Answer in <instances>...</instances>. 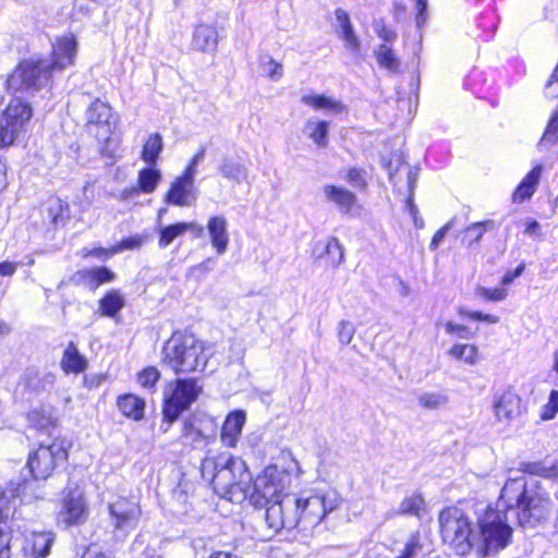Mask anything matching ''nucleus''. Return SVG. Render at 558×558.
<instances>
[{
  "instance_id": "nucleus-1",
  "label": "nucleus",
  "mask_w": 558,
  "mask_h": 558,
  "mask_svg": "<svg viewBox=\"0 0 558 558\" xmlns=\"http://www.w3.org/2000/svg\"><path fill=\"white\" fill-rule=\"evenodd\" d=\"M340 504L341 497L335 490L287 496L279 502L270 505L265 511V532L260 537L269 539L283 529L315 527Z\"/></svg>"
},
{
  "instance_id": "nucleus-2",
  "label": "nucleus",
  "mask_w": 558,
  "mask_h": 558,
  "mask_svg": "<svg viewBox=\"0 0 558 558\" xmlns=\"http://www.w3.org/2000/svg\"><path fill=\"white\" fill-rule=\"evenodd\" d=\"M551 500L539 487H526L523 478H510L501 489L498 507L517 509L519 524L533 527L546 521L551 511Z\"/></svg>"
},
{
  "instance_id": "nucleus-3",
  "label": "nucleus",
  "mask_w": 558,
  "mask_h": 558,
  "mask_svg": "<svg viewBox=\"0 0 558 558\" xmlns=\"http://www.w3.org/2000/svg\"><path fill=\"white\" fill-rule=\"evenodd\" d=\"M201 472L217 494L230 500L238 495L244 496L251 482L245 462L228 453L207 456Z\"/></svg>"
},
{
  "instance_id": "nucleus-4",
  "label": "nucleus",
  "mask_w": 558,
  "mask_h": 558,
  "mask_svg": "<svg viewBox=\"0 0 558 558\" xmlns=\"http://www.w3.org/2000/svg\"><path fill=\"white\" fill-rule=\"evenodd\" d=\"M162 363L175 374L203 372L210 356L206 343L193 335L174 333L163 345Z\"/></svg>"
},
{
  "instance_id": "nucleus-5",
  "label": "nucleus",
  "mask_w": 558,
  "mask_h": 558,
  "mask_svg": "<svg viewBox=\"0 0 558 558\" xmlns=\"http://www.w3.org/2000/svg\"><path fill=\"white\" fill-rule=\"evenodd\" d=\"M502 507H488L477 520L474 551L485 558L507 547L512 529L507 523V514Z\"/></svg>"
},
{
  "instance_id": "nucleus-6",
  "label": "nucleus",
  "mask_w": 558,
  "mask_h": 558,
  "mask_svg": "<svg viewBox=\"0 0 558 558\" xmlns=\"http://www.w3.org/2000/svg\"><path fill=\"white\" fill-rule=\"evenodd\" d=\"M442 542L457 555L465 556L474 550L476 529L471 519L458 507H447L438 515Z\"/></svg>"
},
{
  "instance_id": "nucleus-7",
  "label": "nucleus",
  "mask_w": 558,
  "mask_h": 558,
  "mask_svg": "<svg viewBox=\"0 0 558 558\" xmlns=\"http://www.w3.org/2000/svg\"><path fill=\"white\" fill-rule=\"evenodd\" d=\"M203 392V386L195 378H178L166 384L163 388V418L173 423L187 410Z\"/></svg>"
},
{
  "instance_id": "nucleus-8",
  "label": "nucleus",
  "mask_w": 558,
  "mask_h": 558,
  "mask_svg": "<svg viewBox=\"0 0 558 558\" xmlns=\"http://www.w3.org/2000/svg\"><path fill=\"white\" fill-rule=\"evenodd\" d=\"M51 72L50 63L45 60H24L9 75L7 87L14 94L34 93L47 85Z\"/></svg>"
},
{
  "instance_id": "nucleus-9",
  "label": "nucleus",
  "mask_w": 558,
  "mask_h": 558,
  "mask_svg": "<svg viewBox=\"0 0 558 558\" xmlns=\"http://www.w3.org/2000/svg\"><path fill=\"white\" fill-rule=\"evenodd\" d=\"M287 480L288 474L283 470L277 465L267 466L254 483L252 501L255 505L265 506L267 509L270 505L279 502L287 496H292L291 494H284Z\"/></svg>"
},
{
  "instance_id": "nucleus-10",
  "label": "nucleus",
  "mask_w": 558,
  "mask_h": 558,
  "mask_svg": "<svg viewBox=\"0 0 558 558\" xmlns=\"http://www.w3.org/2000/svg\"><path fill=\"white\" fill-rule=\"evenodd\" d=\"M33 109L19 97L13 98L3 112L0 122V146L12 145L27 130Z\"/></svg>"
},
{
  "instance_id": "nucleus-11",
  "label": "nucleus",
  "mask_w": 558,
  "mask_h": 558,
  "mask_svg": "<svg viewBox=\"0 0 558 558\" xmlns=\"http://www.w3.org/2000/svg\"><path fill=\"white\" fill-rule=\"evenodd\" d=\"M68 448L63 440H54L49 446H39L29 453L27 466L36 480H46L54 469L66 461Z\"/></svg>"
},
{
  "instance_id": "nucleus-12",
  "label": "nucleus",
  "mask_w": 558,
  "mask_h": 558,
  "mask_svg": "<svg viewBox=\"0 0 558 558\" xmlns=\"http://www.w3.org/2000/svg\"><path fill=\"white\" fill-rule=\"evenodd\" d=\"M88 506L84 489L77 484H69L64 489L58 521L65 526L78 525L86 521Z\"/></svg>"
},
{
  "instance_id": "nucleus-13",
  "label": "nucleus",
  "mask_w": 558,
  "mask_h": 558,
  "mask_svg": "<svg viewBox=\"0 0 558 558\" xmlns=\"http://www.w3.org/2000/svg\"><path fill=\"white\" fill-rule=\"evenodd\" d=\"M108 511L114 531L130 533L133 531L142 515V509L137 501L119 496L108 502Z\"/></svg>"
},
{
  "instance_id": "nucleus-14",
  "label": "nucleus",
  "mask_w": 558,
  "mask_h": 558,
  "mask_svg": "<svg viewBox=\"0 0 558 558\" xmlns=\"http://www.w3.org/2000/svg\"><path fill=\"white\" fill-rule=\"evenodd\" d=\"M52 531H31L21 533L20 554L22 558H46L54 544Z\"/></svg>"
},
{
  "instance_id": "nucleus-15",
  "label": "nucleus",
  "mask_w": 558,
  "mask_h": 558,
  "mask_svg": "<svg viewBox=\"0 0 558 558\" xmlns=\"http://www.w3.org/2000/svg\"><path fill=\"white\" fill-rule=\"evenodd\" d=\"M194 182L195 178H193V171L184 170L181 175L177 177L171 182L163 197V202L168 205L179 207H190L194 205L197 199Z\"/></svg>"
},
{
  "instance_id": "nucleus-16",
  "label": "nucleus",
  "mask_w": 558,
  "mask_h": 558,
  "mask_svg": "<svg viewBox=\"0 0 558 558\" xmlns=\"http://www.w3.org/2000/svg\"><path fill=\"white\" fill-rule=\"evenodd\" d=\"M111 107L99 99L94 100L85 112L86 129L99 141H107L112 133Z\"/></svg>"
},
{
  "instance_id": "nucleus-17",
  "label": "nucleus",
  "mask_w": 558,
  "mask_h": 558,
  "mask_svg": "<svg viewBox=\"0 0 558 558\" xmlns=\"http://www.w3.org/2000/svg\"><path fill=\"white\" fill-rule=\"evenodd\" d=\"M323 195L326 202L333 204L345 216L355 218L364 211V207L359 203L356 195L342 186L325 184Z\"/></svg>"
},
{
  "instance_id": "nucleus-18",
  "label": "nucleus",
  "mask_w": 558,
  "mask_h": 558,
  "mask_svg": "<svg viewBox=\"0 0 558 558\" xmlns=\"http://www.w3.org/2000/svg\"><path fill=\"white\" fill-rule=\"evenodd\" d=\"M76 39L72 34L64 35L57 39L53 45L51 70L54 68L63 70L73 64L76 54Z\"/></svg>"
},
{
  "instance_id": "nucleus-19",
  "label": "nucleus",
  "mask_w": 558,
  "mask_h": 558,
  "mask_svg": "<svg viewBox=\"0 0 558 558\" xmlns=\"http://www.w3.org/2000/svg\"><path fill=\"white\" fill-rule=\"evenodd\" d=\"M245 421L246 415L242 410H235L227 415L220 433V439L225 446L230 448L236 446Z\"/></svg>"
},
{
  "instance_id": "nucleus-20",
  "label": "nucleus",
  "mask_w": 558,
  "mask_h": 558,
  "mask_svg": "<svg viewBox=\"0 0 558 558\" xmlns=\"http://www.w3.org/2000/svg\"><path fill=\"white\" fill-rule=\"evenodd\" d=\"M211 246L218 255L227 252L229 246L228 222L223 216L210 217L206 226Z\"/></svg>"
},
{
  "instance_id": "nucleus-21",
  "label": "nucleus",
  "mask_w": 558,
  "mask_h": 558,
  "mask_svg": "<svg viewBox=\"0 0 558 558\" xmlns=\"http://www.w3.org/2000/svg\"><path fill=\"white\" fill-rule=\"evenodd\" d=\"M219 43L218 29L214 25L199 24L192 36L193 49L201 52H215Z\"/></svg>"
},
{
  "instance_id": "nucleus-22",
  "label": "nucleus",
  "mask_w": 558,
  "mask_h": 558,
  "mask_svg": "<svg viewBox=\"0 0 558 558\" xmlns=\"http://www.w3.org/2000/svg\"><path fill=\"white\" fill-rule=\"evenodd\" d=\"M187 231H194L197 236L203 234L204 229L194 221L178 222L159 230L158 245L161 248L168 247L177 238L182 236Z\"/></svg>"
},
{
  "instance_id": "nucleus-23",
  "label": "nucleus",
  "mask_w": 558,
  "mask_h": 558,
  "mask_svg": "<svg viewBox=\"0 0 558 558\" xmlns=\"http://www.w3.org/2000/svg\"><path fill=\"white\" fill-rule=\"evenodd\" d=\"M520 397L513 391H505L496 401L494 409L499 421L509 422L520 414Z\"/></svg>"
},
{
  "instance_id": "nucleus-24",
  "label": "nucleus",
  "mask_w": 558,
  "mask_h": 558,
  "mask_svg": "<svg viewBox=\"0 0 558 558\" xmlns=\"http://www.w3.org/2000/svg\"><path fill=\"white\" fill-rule=\"evenodd\" d=\"M26 417L29 426L38 430L54 428L59 422L57 412L51 405L35 408L27 413Z\"/></svg>"
},
{
  "instance_id": "nucleus-25",
  "label": "nucleus",
  "mask_w": 558,
  "mask_h": 558,
  "mask_svg": "<svg viewBox=\"0 0 558 558\" xmlns=\"http://www.w3.org/2000/svg\"><path fill=\"white\" fill-rule=\"evenodd\" d=\"M75 277L89 289L96 290L99 286L113 281L114 274L106 267H93L77 271Z\"/></svg>"
},
{
  "instance_id": "nucleus-26",
  "label": "nucleus",
  "mask_w": 558,
  "mask_h": 558,
  "mask_svg": "<svg viewBox=\"0 0 558 558\" xmlns=\"http://www.w3.org/2000/svg\"><path fill=\"white\" fill-rule=\"evenodd\" d=\"M303 134L313 141L317 147L325 148L328 145L329 123L318 118H310L304 123Z\"/></svg>"
},
{
  "instance_id": "nucleus-27",
  "label": "nucleus",
  "mask_w": 558,
  "mask_h": 558,
  "mask_svg": "<svg viewBox=\"0 0 558 558\" xmlns=\"http://www.w3.org/2000/svg\"><path fill=\"white\" fill-rule=\"evenodd\" d=\"M301 101L312 107L314 110H324L325 112L339 114L345 111V106L332 98L325 95L319 94H306L303 95Z\"/></svg>"
},
{
  "instance_id": "nucleus-28",
  "label": "nucleus",
  "mask_w": 558,
  "mask_h": 558,
  "mask_svg": "<svg viewBox=\"0 0 558 558\" xmlns=\"http://www.w3.org/2000/svg\"><path fill=\"white\" fill-rule=\"evenodd\" d=\"M542 171L543 167L538 165L525 175L512 195V201L514 203H521L534 194L536 185L541 179Z\"/></svg>"
},
{
  "instance_id": "nucleus-29",
  "label": "nucleus",
  "mask_w": 558,
  "mask_h": 558,
  "mask_svg": "<svg viewBox=\"0 0 558 558\" xmlns=\"http://www.w3.org/2000/svg\"><path fill=\"white\" fill-rule=\"evenodd\" d=\"M220 175L234 184H241L247 179V168L239 160L226 158L218 167Z\"/></svg>"
},
{
  "instance_id": "nucleus-30",
  "label": "nucleus",
  "mask_w": 558,
  "mask_h": 558,
  "mask_svg": "<svg viewBox=\"0 0 558 558\" xmlns=\"http://www.w3.org/2000/svg\"><path fill=\"white\" fill-rule=\"evenodd\" d=\"M88 362L83 356L76 345L70 342L64 350L61 366L65 373H82L87 368Z\"/></svg>"
},
{
  "instance_id": "nucleus-31",
  "label": "nucleus",
  "mask_w": 558,
  "mask_h": 558,
  "mask_svg": "<svg viewBox=\"0 0 558 558\" xmlns=\"http://www.w3.org/2000/svg\"><path fill=\"white\" fill-rule=\"evenodd\" d=\"M162 173L161 170L156 168V165L143 168L138 171L137 175V190L145 194H151L156 191L157 186L161 182Z\"/></svg>"
},
{
  "instance_id": "nucleus-32",
  "label": "nucleus",
  "mask_w": 558,
  "mask_h": 558,
  "mask_svg": "<svg viewBox=\"0 0 558 558\" xmlns=\"http://www.w3.org/2000/svg\"><path fill=\"white\" fill-rule=\"evenodd\" d=\"M118 408L124 416L138 421L144 416L145 401L134 395H125L118 399Z\"/></svg>"
},
{
  "instance_id": "nucleus-33",
  "label": "nucleus",
  "mask_w": 558,
  "mask_h": 558,
  "mask_svg": "<svg viewBox=\"0 0 558 558\" xmlns=\"http://www.w3.org/2000/svg\"><path fill=\"white\" fill-rule=\"evenodd\" d=\"M447 354L456 361H461L468 365H476L480 361L478 348L470 343H454Z\"/></svg>"
},
{
  "instance_id": "nucleus-34",
  "label": "nucleus",
  "mask_w": 558,
  "mask_h": 558,
  "mask_svg": "<svg viewBox=\"0 0 558 558\" xmlns=\"http://www.w3.org/2000/svg\"><path fill=\"white\" fill-rule=\"evenodd\" d=\"M163 149V140L159 133H153L144 143L141 158L150 166L157 163L160 153Z\"/></svg>"
},
{
  "instance_id": "nucleus-35",
  "label": "nucleus",
  "mask_w": 558,
  "mask_h": 558,
  "mask_svg": "<svg viewBox=\"0 0 558 558\" xmlns=\"http://www.w3.org/2000/svg\"><path fill=\"white\" fill-rule=\"evenodd\" d=\"M124 305V295L119 290H111L99 301L101 314L108 317H113Z\"/></svg>"
},
{
  "instance_id": "nucleus-36",
  "label": "nucleus",
  "mask_w": 558,
  "mask_h": 558,
  "mask_svg": "<svg viewBox=\"0 0 558 558\" xmlns=\"http://www.w3.org/2000/svg\"><path fill=\"white\" fill-rule=\"evenodd\" d=\"M323 256L328 257L329 265L332 268H337L343 263L344 248L337 238H329L325 243H323V252L318 257Z\"/></svg>"
},
{
  "instance_id": "nucleus-37",
  "label": "nucleus",
  "mask_w": 558,
  "mask_h": 558,
  "mask_svg": "<svg viewBox=\"0 0 558 558\" xmlns=\"http://www.w3.org/2000/svg\"><path fill=\"white\" fill-rule=\"evenodd\" d=\"M374 54L380 68L387 70L390 73H397L399 71L400 61L389 46L385 44L379 45L374 50Z\"/></svg>"
},
{
  "instance_id": "nucleus-38",
  "label": "nucleus",
  "mask_w": 558,
  "mask_h": 558,
  "mask_svg": "<svg viewBox=\"0 0 558 558\" xmlns=\"http://www.w3.org/2000/svg\"><path fill=\"white\" fill-rule=\"evenodd\" d=\"M496 227L494 220L474 222L463 231L462 241L465 242L468 246H471L473 243L478 242L486 231L494 230Z\"/></svg>"
},
{
  "instance_id": "nucleus-39",
  "label": "nucleus",
  "mask_w": 558,
  "mask_h": 558,
  "mask_svg": "<svg viewBox=\"0 0 558 558\" xmlns=\"http://www.w3.org/2000/svg\"><path fill=\"white\" fill-rule=\"evenodd\" d=\"M425 510V501L418 494L404 498L398 509L400 514H410L420 518Z\"/></svg>"
},
{
  "instance_id": "nucleus-40",
  "label": "nucleus",
  "mask_w": 558,
  "mask_h": 558,
  "mask_svg": "<svg viewBox=\"0 0 558 558\" xmlns=\"http://www.w3.org/2000/svg\"><path fill=\"white\" fill-rule=\"evenodd\" d=\"M417 401L426 410H438L449 402V398L445 392L432 391L421 393Z\"/></svg>"
},
{
  "instance_id": "nucleus-41",
  "label": "nucleus",
  "mask_w": 558,
  "mask_h": 558,
  "mask_svg": "<svg viewBox=\"0 0 558 558\" xmlns=\"http://www.w3.org/2000/svg\"><path fill=\"white\" fill-rule=\"evenodd\" d=\"M259 68L262 73L271 81L276 82L282 77V64L268 54L259 58Z\"/></svg>"
},
{
  "instance_id": "nucleus-42",
  "label": "nucleus",
  "mask_w": 558,
  "mask_h": 558,
  "mask_svg": "<svg viewBox=\"0 0 558 558\" xmlns=\"http://www.w3.org/2000/svg\"><path fill=\"white\" fill-rule=\"evenodd\" d=\"M558 142V108L551 113L549 122L539 141V146H553Z\"/></svg>"
},
{
  "instance_id": "nucleus-43",
  "label": "nucleus",
  "mask_w": 558,
  "mask_h": 558,
  "mask_svg": "<svg viewBox=\"0 0 558 558\" xmlns=\"http://www.w3.org/2000/svg\"><path fill=\"white\" fill-rule=\"evenodd\" d=\"M340 37L344 41L345 48L350 49L354 54H359L361 50V41L355 34L353 26L344 27L340 31Z\"/></svg>"
},
{
  "instance_id": "nucleus-44",
  "label": "nucleus",
  "mask_w": 558,
  "mask_h": 558,
  "mask_svg": "<svg viewBox=\"0 0 558 558\" xmlns=\"http://www.w3.org/2000/svg\"><path fill=\"white\" fill-rule=\"evenodd\" d=\"M160 378L159 371L149 366L137 374V383L144 388H153Z\"/></svg>"
},
{
  "instance_id": "nucleus-45",
  "label": "nucleus",
  "mask_w": 558,
  "mask_h": 558,
  "mask_svg": "<svg viewBox=\"0 0 558 558\" xmlns=\"http://www.w3.org/2000/svg\"><path fill=\"white\" fill-rule=\"evenodd\" d=\"M11 532L5 522L0 520V558H10Z\"/></svg>"
},
{
  "instance_id": "nucleus-46",
  "label": "nucleus",
  "mask_w": 558,
  "mask_h": 558,
  "mask_svg": "<svg viewBox=\"0 0 558 558\" xmlns=\"http://www.w3.org/2000/svg\"><path fill=\"white\" fill-rule=\"evenodd\" d=\"M144 243V240L141 235H133L126 239H123L120 243L112 246L110 248V255H114L123 250H136L140 248Z\"/></svg>"
},
{
  "instance_id": "nucleus-47",
  "label": "nucleus",
  "mask_w": 558,
  "mask_h": 558,
  "mask_svg": "<svg viewBox=\"0 0 558 558\" xmlns=\"http://www.w3.org/2000/svg\"><path fill=\"white\" fill-rule=\"evenodd\" d=\"M558 413V391L553 390L549 395L548 402L543 407L541 417L544 421L551 420Z\"/></svg>"
},
{
  "instance_id": "nucleus-48",
  "label": "nucleus",
  "mask_w": 558,
  "mask_h": 558,
  "mask_svg": "<svg viewBox=\"0 0 558 558\" xmlns=\"http://www.w3.org/2000/svg\"><path fill=\"white\" fill-rule=\"evenodd\" d=\"M338 340L341 344L345 345L349 344L354 335H355V327L351 322L348 320H341L338 325Z\"/></svg>"
},
{
  "instance_id": "nucleus-49",
  "label": "nucleus",
  "mask_w": 558,
  "mask_h": 558,
  "mask_svg": "<svg viewBox=\"0 0 558 558\" xmlns=\"http://www.w3.org/2000/svg\"><path fill=\"white\" fill-rule=\"evenodd\" d=\"M476 294L488 301H502L507 298V290L502 288L489 289L480 287L476 289Z\"/></svg>"
},
{
  "instance_id": "nucleus-50",
  "label": "nucleus",
  "mask_w": 558,
  "mask_h": 558,
  "mask_svg": "<svg viewBox=\"0 0 558 558\" xmlns=\"http://www.w3.org/2000/svg\"><path fill=\"white\" fill-rule=\"evenodd\" d=\"M373 26L377 36L384 41L391 43L396 39V32L387 27L383 19L375 20Z\"/></svg>"
},
{
  "instance_id": "nucleus-51",
  "label": "nucleus",
  "mask_w": 558,
  "mask_h": 558,
  "mask_svg": "<svg viewBox=\"0 0 558 558\" xmlns=\"http://www.w3.org/2000/svg\"><path fill=\"white\" fill-rule=\"evenodd\" d=\"M459 314L461 316H464V317L470 318L472 320H482V322H486V323H489V324H496V323L499 322V317L498 316L490 315V314H483L481 312H471V311H466V310L461 308L459 311Z\"/></svg>"
},
{
  "instance_id": "nucleus-52",
  "label": "nucleus",
  "mask_w": 558,
  "mask_h": 558,
  "mask_svg": "<svg viewBox=\"0 0 558 558\" xmlns=\"http://www.w3.org/2000/svg\"><path fill=\"white\" fill-rule=\"evenodd\" d=\"M445 330L448 335L457 336L462 339H469L471 337L470 329L466 326L453 322H447L445 324Z\"/></svg>"
},
{
  "instance_id": "nucleus-53",
  "label": "nucleus",
  "mask_w": 558,
  "mask_h": 558,
  "mask_svg": "<svg viewBox=\"0 0 558 558\" xmlns=\"http://www.w3.org/2000/svg\"><path fill=\"white\" fill-rule=\"evenodd\" d=\"M347 181L356 187H365L366 186V180H365V172L357 168H352L347 173Z\"/></svg>"
},
{
  "instance_id": "nucleus-54",
  "label": "nucleus",
  "mask_w": 558,
  "mask_h": 558,
  "mask_svg": "<svg viewBox=\"0 0 558 558\" xmlns=\"http://www.w3.org/2000/svg\"><path fill=\"white\" fill-rule=\"evenodd\" d=\"M453 222L449 221L445 226H442L433 236L432 242L429 244V248L432 251L437 250L441 241L445 239L448 231L452 228Z\"/></svg>"
},
{
  "instance_id": "nucleus-55",
  "label": "nucleus",
  "mask_w": 558,
  "mask_h": 558,
  "mask_svg": "<svg viewBox=\"0 0 558 558\" xmlns=\"http://www.w3.org/2000/svg\"><path fill=\"white\" fill-rule=\"evenodd\" d=\"M524 268H525V265L522 263L514 270L508 271L501 280L502 284H505V286L510 284L515 278H518L522 275Z\"/></svg>"
},
{
  "instance_id": "nucleus-56",
  "label": "nucleus",
  "mask_w": 558,
  "mask_h": 558,
  "mask_svg": "<svg viewBox=\"0 0 558 558\" xmlns=\"http://www.w3.org/2000/svg\"><path fill=\"white\" fill-rule=\"evenodd\" d=\"M427 0H416V9L418 11L416 16V25L421 27L426 21Z\"/></svg>"
},
{
  "instance_id": "nucleus-57",
  "label": "nucleus",
  "mask_w": 558,
  "mask_h": 558,
  "mask_svg": "<svg viewBox=\"0 0 558 558\" xmlns=\"http://www.w3.org/2000/svg\"><path fill=\"white\" fill-rule=\"evenodd\" d=\"M335 14H336V20H337V22L339 24L340 31L343 29L344 27L348 28V26L352 25L351 21H350V17H349L348 13L344 10L337 9Z\"/></svg>"
},
{
  "instance_id": "nucleus-58",
  "label": "nucleus",
  "mask_w": 558,
  "mask_h": 558,
  "mask_svg": "<svg viewBox=\"0 0 558 558\" xmlns=\"http://www.w3.org/2000/svg\"><path fill=\"white\" fill-rule=\"evenodd\" d=\"M204 156H205V149H201L198 153H196L191 162L189 163V166L185 168V170H192L193 171V178H195L196 173H197V170H196V166L199 161H202L204 159Z\"/></svg>"
},
{
  "instance_id": "nucleus-59",
  "label": "nucleus",
  "mask_w": 558,
  "mask_h": 558,
  "mask_svg": "<svg viewBox=\"0 0 558 558\" xmlns=\"http://www.w3.org/2000/svg\"><path fill=\"white\" fill-rule=\"evenodd\" d=\"M17 264L12 262H3L0 264L1 276H12L16 271Z\"/></svg>"
},
{
  "instance_id": "nucleus-60",
  "label": "nucleus",
  "mask_w": 558,
  "mask_h": 558,
  "mask_svg": "<svg viewBox=\"0 0 558 558\" xmlns=\"http://www.w3.org/2000/svg\"><path fill=\"white\" fill-rule=\"evenodd\" d=\"M418 172L416 169H410L408 172V185H409V194L413 195V191L417 181Z\"/></svg>"
},
{
  "instance_id": "nucleus-61",
  "label": "nucleus",
  "mask_w": 558,
  "mask_h": 558,
  "mask_svg": "<svg viewBox=\"0 0 558 558\" xmlns=\"http://www.w3.org/2000/svg\"><path fill=\"white\" fill-rule=\"evenodd\" d=\"M108 255H110V248L106 250V248H102V247L94 248V250H90V251H84V253H83L84 257L95 256V257L101 258V257L108 256Z\"/></svg>"
},
{
  "instance_id": "nucleus-62",
  "label": "nucleus",
  "mask_w": 558,
  "mask_h": 558,
  "mask_svg": "<svg viewBox=\"0 0 558 558\" xmlns=\"http://www.w3.org/2000/svg\"><path fill=\"white\" fill-rule=\"evenodd\" d=\"M11 497H13V494L8 495L0 488V515L8 509Z\"/></svg>"
},
{
  "instance_id": "nucleus-63",
  "label": "nucleus",
  "mask_w": 558,
  "mask_h": 558,
  "mask_svg": "<svg viewBox=\"0 0 558 558\" xmlns=\"http://www.w3.org/2000/svg\"><path fill=\"white\" fill-rule=\"evenodd\" d=\"M209 558H241V557L233 553H230V551L218 550V551L213 553L209 556Z\"/></svg>"
},
{
  "instance_id": "nucleus-64",
  "label": "nucleus",
  "mask_w": 558,
  "mask_h": 558,
  "mask_svg": "<svg viewBox=\"0 0 558 558\" xmlns=\"http://www.w3.org/2000/svg\"><path fill=\"white\" fill-rule=\"evenodd\" d=\"M82 558H110L108 555L104 554V553H100V551H97V550H94V549H88Z\"/></svg>"
}]
</instances>
